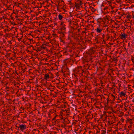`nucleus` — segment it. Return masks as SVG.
Instances as JSON below:
<instances>
[{"instance_id": "412c9836", "label": "nucleus", "mask_w": 134, "mask_h": 134, "mask_svg": "<svg viewBox=\"0 0 134 134\" xmlns=\"http://www.w3.org/2000/svg\"><path fill=\"white\" fill-rule=\"evenodd\" d=\"M131 15H128L127 16H126V18H129V19H131Z\"/></svg>"}, {"instance_id": "6e6d98bb", "label": "nucleus", "mask_w": 134, "mask_h": 134, "mask_svg": "<svg viewBox=\"0 0 134 134\" xmlns=\"http://www.w3.org/2000/svg\"><path fill=\"white\" fill-rule=\"evenodd\" d=\"M13 109L14 110L15 109V107L14 106L13 107Z\"/></svg>"}, {"instance_id": "13d9d810", "label": "nucleus", "mask_w": 134, "mask_h": 134, "mask_svg": "<svg viewBox=\"0 0 134 134\" xmlns=\"http://www.w3.org/2000/svg\"><path fill=\"white\" fill-rule=\"evenodd\" d=\"M21 38H20V39H18V40L19 41H20L21 40Z\"/></svg>"}, {"instance_id": "4468645a", "label": "nucleus", "mask_w": 134, "mask_h": 134, "mask_svg": "<svg viewBox=\"0 0 134 134\" xmlns=\"http://www.w3.org/2000/svg\"><path fill=\"white\" fill-rule=\"evenodd\" d=\"M37 49L36 51L38 52V51H41L42 50L41 48V47H37Z\"/></svg>"}, {"instance_id": "37998d69", "label": "nucleus", "mask_w": 134, "mask_h": 134, "mask_svg": "<svg viewBox=\"0 0 134 134\" xmlns=\"http://www.w3.org/2000/svg\"><path fill=\"white\" fill-rule=\"evenodd\" d=\"M49 73L51 74V75H52V76H53L52 74V73H51V72H49Z\"/></svg>"}, {"instance_id": "e433bc0d", "label": "nucleus", "mask_w": 134, "mask_h": 134, "mask_svg": "<svg viewBox=\"0 0 134 134\" xmlns=\"http://www.w3.org/2000/svg\"><path fill=\"white\" fill-rule=\"evenodd\" d=\"M102 34L103 38L105 37V35L104 34Z\"/></svg>"}, {"instance_id": "c03bdc74", "label": "nucleus", "mask_w": 134, "mask_h": 134, "mask_svg": "<svg viewBox=\"0 0 134 134\" xmlns=\"http://www.w3.org/2000/svg\"><path fill=\"white\" fill-rule=\"evenodd\" d=\"M115 83H114V85H113V86H112V87H113H113H115Z\"/></svg>"}, {"instance_id": "8fccbe9b", "label": "nucleus", "mask_w": 134, "mask_h": 134, "mask_svg": "<svg viewBox=\"0 0 134 134\" xmlns=\"http://www.w3.org/2000/svg\"><path fill=\"white\" fill-rule=\"evenodd\" d=\"M93 33H94V32H91V35H92V34H93ZM92 36H93V35H92Z\"/></svg>"}, {"instance_id": "aec40b11", "label": "nucleus", "mask_w": 134, "mask_h": 134, "mask_svg": "<svg viewBox=\"0 0 134 134\" xmlns=\"http://www.w3.org/2000/svg\"><path fill=\"white\" fill-rule=\"evenodd\" d=\"M98 35H97L96 36V37H95V40L96 41H97V42H98Z\"/></svg>"}, {"instance_id": "4c0bfd02", "label": "nucleus", "mask_w": 134, "mask_h": 134, "mask_svg": "<svg viewBox=\"0 0 134 134\" xmlns=\"http://www.w3.org/2000/svg\"><path fill=\"white\" fill-rule=\"evenodd\" d=\"M130 124H132L133 123V122L132 121H130V122H129Z\"/></svg>"}, {"instance_id": "09e8293b", "label": "nucleus", "mask_w": 134, "mask_h": 134, "mask_svg": "<svg viewBox=\"0 0 134 134\" xmlns=\"http://www.w3.org/2000/svg\"><path fill=\"white\" fill-rule=\"evenodd\" d=\"M10 17L11 19L13 20L14 19L13 18L12 16V15H11Z\"/></svg>"}, {"instance_id": "2eb2a0df", "label": "nucleus", "mask_w": 134, "mask_h": 134, "mask_svg": "<svg viewBox=\"0 0 134 134\" xmlns=\"http://www.w3.org/2000/svg\"><path fill=\"white\" fill-rule=\"evenodd\" d=\"M90 8H91V9L92 10V9L93 10L92 11L93 12H95V11H96L97 10L96 9L95 10L94 9V8L93 7H92L91 6H90Z\"/></svg>"}, {"instance_id": "7ed1b4c3", "label": "nucleus", "mask_w": 134, "mask_h": 134, "mask_svg": "<svg viewBox=\"0 0 134 134\" xmlns=\"http://www.w3.org/2000/svg\"><path fill=\"white\" fill-rule=\"evenodd\" d=\"M81 66H78L77 68H76L73 69V71L74 72H77V73L80 74V68H81Z\"/></svg>"}, {"instance_id": "cd10ccee", "label": "nucleus", "mask_w": 134, "mask_h": 134, "mask_svg": "<svg viewBox=\"0 0 134 134\" xmlns=\"http://www.w3.org/2000/svg\"><path fill=\"white\" fill-rule=\"evenodd\" d=\"M75 5H78V6L80 5V4H78L76 2H75Z\"/></svg>"}, {"instance_id": "473e14b6", "label": "nucleus", "mask_w": 134, "mask_h": 134, "mask_svg": "<svg viewBox=\"0 0 134 134\" xmlns=\"http://www.w3.org/2000/svg\"><path fill=\"white\" fill-rule=\"evenodd\" d=\"M108 124H109V125H111L113 123H110V121H108Z\"/></svg>"}, {"instance_id": "dca6fc26", "label": "nucleus", "mask_w": 134, "mask_h": 134, "mask_svg": "<svg viewBox=\"0 0 134 134\" xmlns=\"http://www.w3.org/2000/svg\"><path fill=\"white\" fill-rule=\"evenodd\" d=\"M101 131L102 132L101 133V134H104L106 132L105 130H102Z\"/></svg>"}, {"instance_id": "20e7f679", "label": "nucleus", "mask_w": 134, "mask_h": 134, "mask_svg": "<svg viewBox=\"0 0 134 134\" xmlns=\"http://www.w3.org/2000/svg\"><path fill=\"white\" fill-rule=\"evenodd\" d=\"M8 111L6 110H4L3 111L2 115L3 116H5L7 115L8 113Z\"/></svg>"}, {"instance_id": "774afa93", "label": "nucleus", "mask_w": 134, "mask_h": 134, "mask_svg": "<svg viewBox=\"0 0 134 134\" xmlns=\"http://www.w3.org/2000/svg\"><path fill=\"white\" fill-rule=\"evenodd\" d=\"M115 32V31H112L111 32H112V33H114V32Z\"/></svg>"}, {"instance_id": "3c124183", "label": "nucleus", "mask_w": 134, "mask_h": 134, "mask_svg": "<svg viewBox=\"0 0 134 134\" xmlns=\"http://www.w3.org/2000/svg\"><path fill=\"white\" fill-rule=\"evenodd\" d=\"M120 123V121H119L117 124V125H118Z\"/></svg>"}, {"instance_id": "6e6552de", "label": "nucleus", "mask_w": 134, "mask_h": 134, "mask_svg": "<svg viewBox=\"0 0 134 134\" xmlns=\"http://www.w3.org/2000/svg\"><path fill=\"white\" fill-rule=\"evenodd\" d=\"M96 30L97 31V32L98 33H100L102 30L100 28V25L99 27H98Z\"/></svg>"}, {"instance_id": "5fc2aeb1", "label": "nucleus", "mask_w": 134, "mask_h": 134, "mask_svg": "<svg viewBox=\"0 0 134 134\" xmlns=\"http://www.w3.org/2000/svg\"><path fill=\"white\" fill-rule=\"evenodd\" d=\"M55 117H54L53 119H52V120H55Z\"/></svg>"}, {"instance_id": "603ef678", "label": "nucleus", "mask_w": 134, "mask_h": 134, "mask_svg": "<svg viewBox=\"0 0 134 134\" xmlns=\"http://www.w3.org/2000/svg\"><path fill=\"white\" fill-rule=\"evenodd\" d=\"M115 97H114V98H113V101H114L115 100Z\"/></svg>"}, {"instance_id": "6ab92c4d", "label": "nucleus", "mask_w": 134, "mask_h": 134, "mask_svg": "<svg viewBox=\"0 0 134 134\" xmlns=\"http://www.w3.org/2000/svg\"><path fill=\"white\" fill-rule=\"evenodd\" d=\"M80 5L78 6V5H75V7L77 9H80Z\"/></svg>"}, {"instance_id": "4d7b16f0", "label": "nucleus", "mask_w": 134, "mask_h": 134, "mask_svg": "<svg viewBox=\"0 0 134 134\" xmlns=\"http://www.w3.org/2000/svg\"><path fill=\"white\" fill-rule=\"evenodd\" d=\"M14 28V27H12L11 28V29H10V30H12Z\"/></svg>"}, {"instance_id": "338daca9", "label": "nucleus", "mask_w": 134, "mask_h": 134, "mask_svg": "<svg viewBox=\"0 0 134 134\" xmlns=\"http://www.w3.org/2000/svg\"><path fill=\"white\" fill-rule=\"evenodd\" d=\"M109 103V101H107V105Z\"/></svg>"}, {"instance_id": "de8ad7c7", "label": "nucleus", "mask_w": 134, "mask_h": 134, "mask_svg": "<svg viewBox=\"0 0 134 134\" xmlns=\"http://www.w3.org/2000/svg\"><path fill=\"white\" fill-rule=\"evenodd\" d=\"M63 23H64V22H62L61 23V24H60V25H62L63 24Z\"/></svg>"}, {"instance_id": "052dcab7", "label": "nucleus", "mask_w": 134, "mask_h": 134, "mask_svg": "<svg viewBox=\"0 0 134 134\" xmlns=\"http://www.w3.org/2000/svg\"><path fill=\"white\" fill-rule=\"evenodd\" d=\"M100 131H97L96 132V133H99L100 132Z\"/></svg>"}, {"instance_id": "680f3d73", "label": "nucleus", "mask_w": 134, "mask_h": 134, "mask_svg": "<svg viewBox=\"0 0 134 134\" xmlns=\"http://www.w3.org/2000/svg\"><path fill=\"white\" fill-rule=\"evenodd\" d=\"M54 24L55 25H56L57 24V23H54Z\"/></svg>"}, {"instance_id": "49530a36", "label": "nucleus", "mask_w": 134, "mask_h": 134, "mask_svg": "<svg viewBox=\"0 0 134 134\" xmlns=\"http://www.w3.org/2000/svg\"><path fill=\"white\" fill-rule=\"evenodd\" d=\"M28 39L29 40H30V41H32V40H33L32 39H30V38H29V39Z\"/></svg>"}, {"instance_id": "f03ea898", "label": "nucleus", "mask_w": 134, "mask_h": 134, "mask_svg": "<svg viewBox=\"0 0 134 134\" xmlns=\"http://www.w3.org/2000/svg\"><path fill=\"white\" fill-rule=\"evenodd\" d=\"M27 128L26 126L25 125L21 124L19 125V126L18 127V129L20 130L21 131H23Z\"/></svg>"}, {"instance_id": "39448f33", "label": "nucleus", "mask_w": 134, "mask_h": 134, "mask_svg": "<svg viewBox=\"0 0 134 134\" xmlns=\"http://www.w3.org/2000/svg\"><path fill=\"white\" fill-rule=\"evenodd\" d=\"M44 76V79L46 80L48 79V78L49 77V75L48 74H46Z\"/></svg>"}, {"instance_id": "bf43d9fd", "label": "nucleus", "mask_w": 134, "mask_h": 134, "mask_svg": "<svg viewBox=\"0 0 134 134\" xmlns=\"http://www.w3.org/2000/svg\"><path fill=\"white\" fill-rule=\"evenodd\" d=\"M111 96L112 97H115L113 94H111Z\"/></svg>"}, {"instance_id": "2f4dec72", "label": "nucleus", "mask_w": 134, "mask_h": 134, "mask_svg": "<svg viewBox=\"0 0 134 134\" xmlns=\"http://www.w3.org/2000/svg\"><path fill=\"white\" fill-rule=\"evenodd\" d=\"M52 35L54 36H56L57 37V35L56 34H52Z\"/></svg>"}, {"instance_id": "c756f323", "label": "nucleus", "mask_w": 134, "mask_h": 134, "mask_svg": "<svg viewBox=\"0 0 134 134\" xmlns=\"http://www.w3.org/2000/svg\"><path fill=\"white\" fill-rule=\"evenodd\" d=\"M63 69L62 68V70H61V72H62V73H64L65 72V71H63Z\"/></svg>"}, {"instance_id": "a19ab883", "label": "nucleus", "mask_w": 134, "mask_h": 134, "mask_svg": "<svg viewBox=\"0 0 134 134\" xmlns=\"http://www.w3.org/2000/svg\"><path fill=\"white\" fill-rule=\"evenodd\" d=\"M28 52H32V51H29V50H27V49L26 50V51Z\"/></svg>"}, {"instance_id": "864d4df0", "label": "nucleus", "mask_w": 134, "mask_h": 134, "mask_svg": "<svg viewBox=\"0 0 134 134\" xmlns=\"http://www.w3.org/2000/svg\"><path fill=\"white\" fill-rule=\"evenodd\" d=\"M130 43H129L128 44V46L129 47L130 46Z\"/></svg>"}, {"instance_id": "393cba45", "label": "nucleus", "mask_w": 134, "mask_h": 134, "mask_svg": "<svg viewBox=\"0 0 134 134\" xmlns=\"http://www.w3.org/2000/svg\"><path fill=\"white\" fill-rule=\"evenodd\" d=\"M10 23H11V24L13 25V24L14 25H16V24L14 22V23H12V22L11 21L10 22Z\"/></svg>"}, {"instance_id": "423d86ee", "label": "nucleus", "mask_w": 134, "mask_h": 134, "mask_svg": "<svg viewBox=\"0 0 134 134\" xmlns=\"http://www.w3.org/2000/svg\"><path fill=\"white\" fill-rule=\"evenodd\" d=\"M127 36V35H126L125 33H124L122 34L121 35V38L123 39V38L125 39L126 38V36Z\"/></svg>"}, {"instance_id": "a18cd8bd", "label": "nucleus", "mask_w": 134, "mask_h": 134, "mask_svg": "<svg viewBox=\"0 0 134 134\" xmlns=\"http://www.w3.org/2000/svg\"><path fill=\"white\" fill-rule=\"evenodd\" d=\"M49 44V43L48 42H46V44H45V45L47 46V45Z\"/></svg>"}, {"instance_id": "c9c22d12", "label": "nucleus", "mask_w": 134, "mask_h": 134, "mask_svg": "<svg viewBox=\"0 0 134 134\" xmlns=\"http://www.w3.org/2000/svg\"><path fill=\"white\" fill-rule=\"evenodd\" d=\"M48 116L50 118H51V117L50 116L51 114H49V113L48 114Z\"/></svg>"}, {"instance_id": "9b49d317", "label": "nucleus", "mask_w": 134, "mask_h": 134, "mask_svg": "<svg viewBox=\"0 0 134 134\" xmlns=\"http://www.w3.org/2000/svg\"><path fill=\"white\" fill-rule=\"evenodd\" d=\"M58 17L59 19L60 20H61L62 19V18H63V16L62 15L60 14L58 15Z\"/></svg>"}, {"instance_id": "4be33fe9", "label": "nucleus", "mask_w": 134, "mask_h": 134, "mask_svg": "<svg viewBox=\"0 0 134 134\" xmlns=\"http://www.w3.org/2000/svg\"><path fill=\"white\" fill-rule=\"evenodd\" d=\"M41 49L43 48V49H45L46 47H44L43 46H41Z\"/></svg>"}, {"instance_id": "c85d7f7f", "label": "nucleus", "mask_w": 134, "mask_h": 134, "mask_svg": "<svg viewBox=\"0 0 134 134\" xmlns=\"http://www.w3.org/2000/svg\"><path fill=\"white\" fill-rule=\"evenodd\" d=\"M39 45H40V43L38 42L36 44V46H39Z\"/></svg>"}, {"instance_id": "f704fd0d", "label": "nucleus", "mask_w": 134, "mask_h": 134, "mask_svg": "<svg viewBox=\"0 0 134 134\" xmlns=\"http://www.w3.org/2000/svg\"><path fill=\"white\" fill-rule=\"evenodd\" d=\"M109 95L108 96V98H107V101H109Z\"/></svg>"}, {"instance_id": "58836bf2", "label": "nucleus", "mask_w": 134, "mask_h": 134, "mask_svg": "<svg viewBox=\"0 0 134 134\" xmlns=\"http://www.w3.org/2000/svg\"><path fill=\"white\" fill-rule=\"evenodd\" d=\"M132 125H130L128 126V127L129 128H130L131 127Z\"/></svg>"}, {"instance_id": "a211bd4d", "label": "nucleus", "mask_w": 134, "mask_h": 134, "mask_svg": "<svg viewBox=\"0 0 134 134\" xmlns=\"http://www.w3.org/2000/svg\"><path fill=\"white\" fill-rule=\"evenodd\" d=\"M122 101V100H120L119 101H118L117 102V103H118V104H116V105L115 106V108L118 105V104H119V103L120 102H121Z\"/></svg>"}, {"instance_id": "f257e3e1", "label": "nucleus", "mask_w": 134, "mask_h": 134, "mask_svg": "<svg viewBox=\"0 0 134 134\" xmlns=\"http://www.w3.org/2000/svg\"><path fill=\"white\" fill-rule=\"evenodd\" d=\"M96 52V48L94 47H92L88 50V53L90 55L94 54Z\"/></svg>"}, {"instance_id": "5701e85b", "label": "nucleus", "mask_w": 134, "mask_h": 134, "mask_svg": "<svg viewBox=\"0 0 134 134\" xmlns=\"http://www.w3.org/2000/svg\"><path fill=\"white\" fill-rule=\"evenodd\" d=\"M120 83H119L118 84V85H119V88H120V87H121V82L120 81Z\"/></svg>"}, {"instance_id": "f8f14e48", "label": "nucleus", "mask_w": 134, "mask_h": 134, "mask_svg": "<svg viewBox=\"0 0 134 134\" xmlns=\"http://www.w3.org/2000/svg\"><path fill=\"white\" fill-rule=\"evenodd\" d=\"M62 68L64 69V68H66L67 69H68L67 68V65L66 64H65L64 65H63V66L62 67Z\"/></svg>"}, {"instance_id": "bb28decb", "label": "nucleus", "mask_w": 134, "mask_h": 134, "mask_svg": "<svg viewBox=\"0 0 134 134\" xmlns=\"http://www.w3.org/2000/svg\"><path fill=\"white\" fill-rule=\"evenodd\" d=\"M107 36V40H108V39H109V38L110 37H109V36H108V34H107V36Z\"/></svg>"}, {"instance_id": "7c9ffc66", "label": "nucleus", "mask_w": 134, "mask_h": 134, "mask_svg": "<svg viewBox=\"0 0 134 134\" xmlns=\"http://www.w3.org/2000/svg\"><path fill=\"white\" fill-rule=\"evenodd\" d=\"M108 7H106L104 9V10H105L107 9L108 8Z\"/></svg>"}, {"instance_id": "ea45409f", "label": "nucleus", "mask_w": 134, "mask_h": 134, "mask_svg": "<svg viewBox=\"0 0 134 134\" xmlns=\"http://www.w3.org/2000/svg\"><path fill=\"white\" fill-rule=\"evenodd\" d=\"M49 5H48L44 6L45 8H47L49 7Z\"/></svg>"}, {"instance_id": "b1692460", "label": "nucleus", "mask_w": 134, "mask_h": 134, "mask_svg": "<svg viewBox=\"0 0 134 134\" xmlns=\"http://www.w3.org/2000/svg\"><path fill=\"white\" fill-rule=\"evenodd\" d=\"M44 2L42 3H40L41 5V6L40 7V8H41L42 7V5H44Z\"/></svg>"}, {"instance_id": "0eeeda50", "label": "nucleus", "mask_w": 134, "mask_h": 134, "mask_svg": "<svg viewBox=\"0 0 134 134\" xmlns=\"http://www.w3.org/2000/svg\"><path fill=\"white\" fill-rule=\"evenodd\" d=\"M120 95L121 97H122V96H125L126 95L125 92L124 93L123 92H121L119 94V95Z\"/></svg>"}, {"instance_id": "79ce46f5", "label": "nucleus", "mask_w": 134, "mask_h": 134, "mask_svg": "<svg viewBox=\"0 0 134 134\" xmlns=\"http://www.w3.org/2000/svg\"><path fill=\"white\" fill-rule=\"evenodd\" d=\"M116 59V58H113V60L114 61H115Z\"/></svg>"}, {"instance_id": "ddd939ff", "label": "nucleus", "mask_w": 134, "mask_h": 134, "mask_svg": "<svg viewBox=\"0 0 134 134\" xmlns=\"http://www.w3.org/2000/svg\"><path fill=\"white\" fill-rule=\"evenodd\" d=\"M66 29V28L64 27V26H63L60 29L61 31H63V30H64Z\"/></svg>"}, {"instance_id": "9d476101", "label": "nucleus", "mask_w": 134, "mask_h": 134, "mask_svg": "<svg viewBox=\"0 0 134 134\" xmlns=\"http://www.w3.org/2000/svg\"><path fill=\"white\" fill-rule=\"evenodd\" d=\"M80 74H80L81 75H83L82 74L84 72V71L83 70H82V68H80Z\"/></svg>"}, {"instance_id": "69168bd1", "label": "nucleus", "mask_w": 134, "mask_h": 134, "mask_svg": "<svg viewBox=\"0 0 134 134\" xmlns=\"http://www.w3.org/2000/svg\"><path fill=\"white\" fill-rule=\"evenodd\" d=\"M55 42H56V40L55 39H54L53 40Z\"/></svg>"}, {"instance_id": "1a4fd4ad", "label": "nucleus", "mask_w": 134, "mask_h": 134, "mask_svg": "<svg viewBox=\"0 0 134 134\" xmlns=\"http://www.w3.org/2000/svg\"><path fill=\"white\" fill-rule=\"evenodd\" d=\"M76 2L77 3L80 4V5H82L83 4L82 1H81L80 0H77V2Z\"/></svg>"}, {"instance_id": "f3484780", "label": "nucleus", "mask_w": 134, "mask_h": 134, "mask_svg": "<svg viewBox=\"0 0 134 134\" xmlns=\"http://www.w3.org/2000/svg\"><path fill=\"white\" fill-rule=\"evenodd\" d=\"M64 33H65L63 32L62 31H61L60 32H59V34H62L63 35V37H64Z\"/></svg>"}, {"instance_id": "72a5a7b5", "label": "nucleus", "mask_w": 134, "mask_h": 134, "mask_svg": "<svg viewBox=\"0 0 134 134\" xmlns=\"http://www.w3.org/2000/svg\"><path fill=\"white\" fill-rule=\"evenodd\" d=\"M132 119H127V121H130V120H132Z\"/></svg>"}, {"instance_id": "a878e982", "label": "nucleus", "mask_w": 134, "mask_h": 134, "mask_svg": "<svg viewBox=\"0 0 134 134\" xmlns=\"http://www.w3.org/2000/svg\"><path fill=\"white\" fill-rule=\"evenodd\" d=\"M121 121L123 122H124V119H123V118H122L121 119Z\"/></svg>"}, {"instance_id": "e2e57ef3", "label": "nucleus", "mask_w": 134, "mask_h": 134, "mask_svg": "<svg viewBox=\"0 0 134 134\" xmlns=\"http://www.w3.org/2000/svg\"><path fill=\"white\" fill-rule=\"evenodd\" d=\"M70 5H72V4L71 2H70Z\"/></svg>"}, {"instance_id": "0e129e2a", "label": "nucleus", "mask_w": 134, "mask_h": 134, "mask_svg": "<svg viewBox=\"0 0 134 134\" xmlns=\"http://www.w3.org/2000/svg\"><path fill=\"white\" fill-rule=\"evenodd\" d=\"M25 115V117H26L27 116V115L26 114H24Z\"/></svg>"}]
</instances>
